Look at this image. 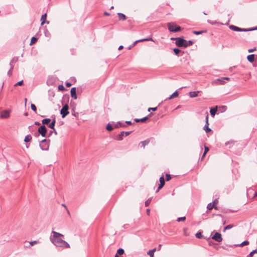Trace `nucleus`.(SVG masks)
<instances>
[{
  "mask_svg": "<svg viewBox=\"0 0 257 257\" xmlns=\"http://www.w3.org/2000/svg\"><path fill=\"white\" fill-rule=\"evenodd\" d=\"M52 233L53 235L50 236V240L56 246L64 248H70L69 244L61 238L64 236L63 234L55 231H53Z\"/></svg>",
  "mask_w": 257,
  "mask_h": 257,
  "instance_id": "f257e3e1",
  "label": "nucleus"
},
{
  "mask_svg": "<svg viewBox=\"0 0 257 257\" xmlns=\"http://www.w3.org/2000/svg\"><path fill=\"white\" fill-rule=\"evenodd\" d=\"M172 40H175V44L178 47H187L189 46H191L193 44V42L191 40H189L188 41L185 40L183 38L180 37L177 38H173L171 39Z\"/></svg>",
  "mask_w": 257,
  "mask_h": 257,
  "instance_id": "f03ea898",
  "label": "nucleus"
},
{
  "mask_svg": "<svg viewBox=\"0 0 257 257\" xmlns=\"http://www.w3.org/2000/svg\"><path fill=\"white\" fill-rule=\"evenodd\" d=\"M167 26L168 30L171 32H176L181 30V27L174 23H168Z\"/></svg>",
  "mask_w": 257,
  "mask_h": 257,
  "instance_id": "7ed1b4c3",
  "label": "nucleus"
},
{
  "mask_svg": "<svg viewBox=\"0 0 257 257\" xmlns=\"http://www.w3.org/2000/svg\"><path fill=\"white\" fill-rule=\"evenodd\" d=\"M49 140L44 139L40 142V147L43 151H47L49 148Z\"/></svg>",
  "mask_w": 257,
  "mask_h": 257,
  "instance_id": "20e7f679",
  "label": "nucleus"
},
{
  "mask_svg": "<svg viewBox=\"0 0 257 257\" xmlns=\"http://www.w3.org/2000/svg\"><path fill=\"white\" fill-rule=\"evenodd\" d=\"M229 28L231 30H232L234 31H239V32H247V31H249L257 30V28H252V29H247L240 28H239V27H236L234 25H230L229 26Z\"/></svg>",
  "mask_w": 257,
  "mask_h": 257,
  "instance_id": "39448f33",
  "label": "nucleus"
},
{
  "mask_svg": "<svg viewBox=\"0 0 257 257\" xmlns=\"http://www.w3.org/2000/svg\"><path fill=\"white\" fill-rule=\"evenodd\" d=\"M69 106L68 104L64 105L60 111V113L62 115V118H64L67 114H69Z\"/></svg>",
  "mask_w": 257,
  "mask_h": 257,
  "instance_id": "423d86ee",
  "label": "nucleus"
},
{
  "mask_svg": "<svg viewBox=\"0 0 257 257\" xmlns=\"http://www.w3.org/2000/svg\"><path fill=\"white\" fill-rule=\"evenodd\" d=\"M38 133L40 134L43 137H45L46 136L47 128L44 125H41L38 128Z\"/></svg>",
  "mask_w": 257,
  "mask_h": 257,
  "instance_id": "0eeeda50",
  "label": "nucleus"
},
{
  "mask_svg": "<svg viewBox=\"0 0 257 257\" xmlns=\"http://www.w3.org/2000/svg\"><path fill=\"white\" fill-rule=\"evenodd\" d=\"M131 132H121L120 133L116 136V140L118 141H121L123 139V136H127L131 134Z\"/></svg>",
  "mask_w": 257,
  "mask_h": 257,
  "instance_id": "6e6552de",
  "label": "nucleus"
},
{
  "mask_svg": "<svg viewBox=\"0 0 257 257\" xmlns=\"http://www.w3.org/2000/svg\"><path fill=\"white\" fill-rule=\"evenodd\" d=\"M212 238L218 242H220L222 240L221 235L218 232H216L212 237Z\"/></svg>",
  "mask_w": 257,
  "mask_h": 257,
  "instance_id": "1a4fd4ad",
  "label": "nucleus"
},
{
  "mask_svg": "<svg viewBox=\"0 0 257 257\" xmlns=\"http://www.w3.org/2000/svg\"><path fill=\"white\" fill-rule=\"evenodd\" d=\"M10 110H5L1 112V117L2 118H7L10 117Z\"/></svg>",
  "mask_w": 257,
  "mask_h": 257,
  "instance_id": "9d476101",
  "label": "nucleus"
},
{
  "mask_svg": "<svg viewBox=\"0 0 257 257\" xmlns=\"http://www.w3.org/2000/svg\"><path fill=\"white\" fill-rule=\"evenodd\" d=\"M224 83L225 81L223 80V77L216 79L212 82V83L213 85H222Z\"/></svg>",
  "mask_w": 257,
  "mask_h": 257,
  "instance_id": "9b49d317",
  "label": "nucleus"
},
{
  "mask_svg": "<svg viewBox=\"0 0 257 257\" xmlns=\"http://www.w3.org/2000/svg\"><path fill=\"white\" fill-rule=\"evenodd\" d=\"M159 181H160V184L156 191V192H158L159 191V190L161 189L164 186L165 183L164 178L163 176H161L160 178Z\"/></svg>",
  "mask_w": 257,
  "mask_h": 257,
  "instance_id": "f8f14e48",
  "label": "nucleus"
},
{
  "mask_svg": "<svg viewBox=\"0 0 257 257\" xmlns=\"http://www.w3.org/2000/svg\"><path fill=\"white\" fill-rule=\"evenodd\" d=\"M154 41V40H153V39L152 38L149 37V38H147L140 39V40H138L136 41L132 44V46H135L138 42H144V41Z\"/></svg>",
  "mask_w": 257,
  "mask_h": 257,
  "instance_id": "ddd939ff",
  "label": "nucleus"
},
{
  "mask_svg": "<svg viewBox=\"0 0 257 257\" xmlns=\"http://www.w3.org/2000/svg\"><path fill=\"white\" fill-rule=\"evenodd\" d=\"M71 93V97L74 98V99H76L77 97L76 95V88L75 87H72L70 91Z\"/></svg>",
  "mask_w": 257,
  "mask_h": 257,
  "instance_id": "4468645a",
  "label": "nucleus"
},
{
  "mask_svg": "<svg viewBox=\"0 0 257 257\" xmlns=\"http://www.w3.org/2000/svg\"><path fill=\"white\" fill-rule=\"evenodd\" d=\"M46 17H47V14H45L41 16V25H43L45 23H47V24H49V22L48 21L46 22Z\"/></svg>",
  "mask_w": 257,
  "mask_h": 257,
  "instance_id": "2eb2a0df",
  "label": "nucleus"
},
{
  "mask_svg": "<svg viewBox=\"0 0 257 257\" xmlns=\"http://www.w3.org/2000/svg\"><path fill=\"white\" fill-rule=\"evenodd\" d=\"M55 123H56V119H55V118H54L52 120V122L49 124V127L50 128L53 130L55 131V133L56 134H57V132L55 131V127H54Z\"/></svg>",
  "mask_w": 257,
  "mask_h": 257,
  "instance_id": "dca6fc26",
  "label": "nucleus"
},
{
  "mask_svg": "<svg viewBox=\"0 0 257 257\" xmlns=\"http://www.w3.org/2000/svg\"><path fill=\"white\" fill-rule=\"evenodd\" d=\"M199 92V91L190 92H189V96L191 98L196 97L198 96V94Z\"/></svg>",
  "mask_w": 257,
  "mask_h": 257,
  "instance_id": "f3484780",
  "label": "nucleus"
},
{
  "mask_svg": "<svg viewBox=\"0 0 257 257\" xmlns=\"http://www.w3.org/2000/svg\"><path fill=\"white\" fill-rule=\"evenodd\" d=\"M247 59L249 62H253L254 59V54H251L249 55L247 57Z\"/></svg>",
  "mask_w": 257,
  "mask_h": 257,
  "instance_id": "a211bd4d",
  "label": "nucleus"
},
{
  "mask_svg": "<svg viewBox=\"0 0 257 257\" xmlns=\"http://www.w3.org/2000/svg\"><path fill=\"white\" fill-rule=\"evenodd\" d=\"M213 208L216 210L217 209V207L216 206H215L214 204H212V203H210L208 204L207 208L208 210H210L212 209Z\"/></svg>",
  "mask_w": 257,
  "mask_h": 257,
  "instance_id": "6ab92c4d",
  "label": "nucleus"
},
{
  "mask_svg": "<svg viewBox=\"0 0 257 257\" xmlns=\"http://www.w3.org/2000/svg\"><path fill=\"white\" fill-rule=\"evenodd\" d=\"M150 139H147V140H146L144 141H142L141 142V143L142 144V147H143V148H145V146L148 145L149 143H150Z\"/></svg>",
  "mask_w": 257,
  "mask_h": 257,
  "instance_id": "aec40b11",
  "label": "nucleus"
},
{
  "mask_svg": "<svg viewBox=\"0 0 257 257\" xmlns=\"http://www.w3.org/2000/svg\"><path fill=\"white\" fill-rule=\"evenodd\" d=\"M117 15L120 20H125L126 19V17L123 14L118 13Z\"/></svg>",
  "mask_w": 257,
  "mask_h": 257,
  "instance_id": "412c9836",
  "label": "nucleus"
},
{
  "mask_svg": "<svg viewBox=\"0 0 257 257\" xmlns=\"http://www.w3.org/2000/svg\"><path fill=\"white\" fill-rule=\"evenodd\" d=\"M217 111V106L215 108H211L210 110V113L212 116H214Z\"/></svg>",
  "mask_w": 257,
  "mask_h": 257,
  "instance_id": "4be33fe9",
  "label": "nucleus"
},
{
  "mask_svg": "<svg viewBox=\"0 0 257 257\" xmlns=\"http://www.w3.org/2000/svg\"><path fill=\"white\" fill-rule=\"evenodd\" d=\"M209 123L205 124L204 126L203 129L206 132L208 133L211 131V130L209 127Z\"/></svg>",
  "mask_w": 257,
  "mask_h": 257,
  "instance_id": "5701e85b",
  "label": "nucleus"
},
{
  "mask_svg": "<svg viewBox=\"0 0 257 257\" xmlns=\"http://www.w3.org/2000/svg\"><path fill=\"white\" fill-rule=\"evenodd\" d=\"M50 121L51 119L50 118H45L42 120V122L43 124H48Z\"/></svg>",
  "mask_w": 257,
  "mask_h": 257,
  "instance_id": "b1692460",
  "label": "nucleus"
},
{
  "mask_svg": "<svg viewBox=\"0 0 257 257\" xmlns=\"http://www.w3.org/2000/svg\"><path fill=\"white\" fill-rule=\"evenodd\" d=\"M148 118V116H146L144 118H141V119H139V118H136L135 119V121L136 122H140V121H142V122H144L145 121V120H146Z\"/></svg>",
  "mask_w": 257,
  "mask_h": 257,
  "instance_id": "393cba45",
  "label": "nucleus"
},
{
  "mask_svg": "<svg viewBox=\"0 0 257 257\" xmlns=\"http://www.w3.org/2000/svg\"><path fill=\"white\" fill-rule=\"evenodd\" d=\"M32 137L31 135H27L25 137L24 141L26 143L30 142L32 140Z\"/></svg>",
  "mask_w": 257,
  "mask_h": 257,
  "instance_id": "a878e982",
  "label": "nucleus"
},
{
  "mask_svg": "<svg viewBox=\"0 0 257 257\" xmlns=\"http://www.w3.org/2000/svg\"><path fill=\"white\" fill-rule=\"evenodd\" d=\"M13 60H12V61L10 63V65H11V69H10V70L8 72V74L10 76H11L12 74V69H13V67H14V66H12V64H11V63L13 62Z\"/></svg>",
  "mask_w": 257,
  "mask_h": 257,
  "instance_id": "bb28decb",
  "label": "nucleus"
},
{
  "mask_svg": "<svg viewBox=\"0 0 257 257\" xmlns=\"http://www.w3.org/2000/svg\"><path fill=\"white\" fill-rule=\"evenodd\" d=\"M156 248H154L152 250H150L148 252V254L150 255V257H154V252L156 250Z\"/></svg>",
  "mask_w": 257,
  "mask_h": 257,
  "instance_id": "cd10ccee",
  "label": "nucleus"
},
{
  "mask_svg": "<svg viewBox=\"0 0 257 257\" xmlns=\"http://www.w3.org/2000/svg\"><path fill=\"white\" fill-rule=\"evenodd\" d=\"M124 253V250L123 248H120L117 250V253L116 254L122 255Z\"/></svg>",
  "mask_w": 257,
  "mask_h": 257,
  "instance_id": "c85d7f7f",
  "label": "nucleus"
},
{
  "mask_svg": "<svg viewBox=\"0 0 257 257\" xmlns=\"http://www.w3.org/2000/svg\"><path fill=\"white\" fill-rule=\"evenodd\" d=\"M119 126L125 127L126 125L125 124L122 123L120 122H117V123L115 125V127H118Z\"/></svg>",
  "mask_w": 257,
  "mask_h": 257,
  "instance_id": "c756f323",
  "label": "nucleus"
},
{
  "mask_svg": "<svg viewBox=\"0 0 257 257\" xmlns=\"http://www.w3.org/2000/svg\"><path fill=\"white\" fill-rule=\"evenodd\" d=\"M106 128L108 131H111L113 129L112 126L110 123L107 124Z\"/></svg>",
  "mask_w": 257,
  "mask_h": 257,
  "instance_id": "7c9ffc66",
  "label": "nucleus"
},
{
  "mask_svg": "<svg viewBox=\"0 0 257 257\" xmlns=\"http://www.w3.org/2000/svg\"><path fill=\"white\" fill-rule=\"evenodd\" d=\"M249 244V242L247 240H245L243 241L242 243H241L239 244H238L237 245H239L240 246H243L244 245H246Z\"/></svg>",
  "mask_w": 257,
  "mask_h": 257,
  "instance_id": "2f4dec72",
  "label": "nucleus"
},
{
  "mask_svg": "<svg viewBox=\"0 0 257 257\" xmlns=\"http://www.w3.org/2000/svg\"><path fill=\"white\" fill-rule=\"evenodd\" d=\"M254 253H257V249H255L253 250L252 251H251L249 253V254L247 255V257H252L253 256V254Z\"/></svg>",
  "mask_w": 257,
  "mask_h": 257,
  "instance_id": "473e14b6",
  "label": "nucleus"
},
{
  "mask_svg": "<svg viewBox=\"0 0 257 257\" xmlns=\"http://www.w3.org/2000/svg\"><path fill=\"white\" fill-rule=\"evenodd\" d=\"M209 151V148L207 147H205V148H204V153L202 155V158L205 156L206 153L208 152Z\"/></svg>",
  "mask_w": 257,
  "mask_h": 257,
  "instance_id": "72a5a7b5",
  "label": "nucleus"
},
{
  "mask_svg": "<svg viewBox=\"0 0 257 257\" xmlns=\"http://www.w3.org/2000/svg\"><path fill=\"white\" fill-rule=\"evenodd\" d=\"M31 109L36 113L37 107H36V105L33 103H31Z\"/></svg>",
  "mask_w": 257,
  "mask_h": 257,
  "instance_id": "f704fd0d",
  "label": "nucleus"
},
{
  "mask_svg": "<svg viewBox=\"0 0 257 257\" xmlns=\"http://www.w3.org/2000/svg\"><path fill=\"white\" fill-rule=\"evenodd\" d=\"M37 41V38H36L35 37H33L31 39L30 45H32L33 44L35 43Z\"/></svg>",
  "mask_w": 257,
  "mask_h": 257,
  "instance_id": "c9c22d12",
  "label": "nucleus"
},
{
  "mask_svg": "<svg viewBox=\"0 0 257 257\" xmlns=\"http://www.w3.org/2000/svg\"><path fill=\"white\" fill-rule=\"evenodd\" d=\"M233 227V225H232V224H229L227 226H226L224 228V231L226 230H227V229H230L231 228H232V227Z\"/></svg>",
  "mask_w": 257,
  "mask_h": 257,
  "instance_id": "e433bc0d",
  "label": "nucleus"
},
{
  "mask_svg": "<svg viewBox=\"0 0 257 257\" xmlns=\"http://www.w3.org/2000/svg\"><path fill=\"white\" fill-rule=\"evenodd\" d=\"M173 51L176 55L178 56L179 53L181 52V50L178 48H174Z\"/></svg>",
  "mask_w": 257,
  "mask_h": 257,
  "instance_id": "4c0bfd02",
  "label": "nucleus"
},
{
  "mask_svg": "<svg viewBox=\"0 0 257 257\" xmlns=\"http://www.w3.org/2000/svg\"><path fill=\"white\" fill-rule=\"evenodd\" d=\"M195 236L198 238H200L202 237V233L200 232H197L195 234Z\"/></svg>",
  "mask_w": 257,
  "mask_h": 257,
  "instance_id": "58836bf2",
  "label": "nucleus"
},
{
  "mask_svg": "<svg viewBox=\"0 0 257 257\" xmlns=\"http://www.w3.org/2000/svg\"><path fill=\"white\" fill-rule=\"evenodd\" d=\"M185 219H186L185 216L180 217L178 218L177 220V221L180 222V221H184L185 220Z\"/></svg>",
  "mask_w": 257,
  "mask_h": 257,
  "instance_id": "ea45409f",
  "label": "nucleus"
},
{
  "mask_svg": "<svg viewBox=\"0 0 257 257\" xmlns=\"http://www.w3.org/2000/svg\"><path fill=\"white\" fill-rule=\"evenodd\" d=\"M152 200V198H149L147 201H146L145 202V205L146 206H148L149 205L151 201Z\"/></svg>",
  "mask_w": 257,
  "mask_h": 257,
  "instance_id": "a19ab883",
  "label": "nucleus"
},
{
  "mask_svg": "<svg viewBox=\"0 0 257 257\" xmlns=\"http://www.w3.org/2000/svg\"><path fill=\"white\" fill-rule=\"evenodd\" d=\"M178 92L177 91H175L174 93H172V97H176L178 96Z\"/></svg>",
  "mask_w": 257,
  "mask_h": 257,
  "instance_id": "79ce46f5",
  "label": "nucleus"
},
{
  "mask_svg": "<svg viewBox=\"0 0 257 257\" xmlns=\"http://www.w3.org/2000/svg\"><path fill=\"white\" fill-rule=\"evenodd\" d=\"M171 179V175L170 174H167L166 175V180L167 181H169Z\"/></svg>",
  "mask_w": 257,
  "mask_h": 257,
  "instance_id": "37998d69",
  "label": "nucleus"
},
{
  "mask_svg": "<svg viewBox=\"0 0 257 257\" xmlns=\"http://www.w3.org/2000/svg\"><path fill=\"white\" fill-rule=\"evenodd\" d=\"M58 89L59 90H65V87H64V86L63 85H59L58 86Z\"/></svg>",
  "mask_w": 257,
  "mask_h": 257,
  "instance_id": "c03bdc74",
  "label": "nucleus"
},
{
  "mask_svg": "<svg viewBox=\"0 0 257 257\" xmlns=\"http://www.w3.org/2000/svg\"><path fill=\"white\" fill-rule=\"evenodd\" d=\"M203 32V31H194L193 32V34H194L195 35H199V34H202Z\"/></svg>",
  "mask_w": 257,
  "mask_h": 257,
  "instance_id": "a18cd8bd",
  "label": "nucleus"
},
{
  "mask_svg": "<svg viewBox=\"0 0 257 257\" xmlns=\"http://www.w3.org/2000/svg\"><path fill=\"white\" fill-rule=\"evenodd\" d=\"M23 83V80H21V81H20L19 82H18L17 83H16L15 84V86H18V85H22Z\"/></svg>",
  "mask_w": 257,
  "mask_h": 257,
  "instance_id": "49530a36",
  "label": "nucleus"
},
{
  "mask_svg": "<svg viewBox=\"0 0 257 257\" xmlns=\"http://www.w3.org/2000/svg\"><path fill=\"white\" fill-rule=\"evenodd\" d=\"M157 109V107H150L148 108V111H150L151 110H152L153 111H155Z\"/></svg>",
  "mask_w": 257,
  "mask_h": 257,
  "instance_id": "de8ad7c7",
  "label": "nucleus"
},
{
  "mask_svg": "<svg viewBox=\"0 0 257 257\" xmlns=\"http://www.w3.org/2000/svg\"><path fill=\"white\" fill-rule=\"evenodd\" d=\"M208 117H209V115H208V114L207 113L206 117H205V124H207V123H209L208 122Z\"/></svg>",
  "mask_w": 257,
  "mask_h": 257,
  "instance_id": "09e8293b",
  "label": "nucleus"
},
{
  "mask_svg": "<svg viewBox=\"0 0 257 257\" xmlns=\"http://www.w3.org/2000/svg\"><path fill=\"white\" fill-rule=\"evenodd\" d=\"M255 50H256V48L254 47V48H253V49H248V52L249 53H251V52H252L254 51Z\"/></svg>",
  "mask_w": 257,
  "mask_h": 257,
  "instance_id": "8fccbe9b",
  "label": "nucleus"
},
{
  "mask_svg": "<svg viewBox=\"0 0 257 257\" xmlns=\"http://www.w3.org/2000/svg\"><path fill=\"white\" fill-rule=\"evenodd\" d=\"M65 84L68 87H70L72 85L71 83L68 82H66Z\"/></svg>",
  "mask_w": 257,
  "mask_h": 257,
  "instance_id": "3c124183",
  "label": "nucleus"
},
{
  "mask_svg": "<svg viewBox=\"0 0 257 257\" xmlns=\"http://www.w3.org/2000/svg\"><path fill=\"white\" fill-rule=\"evenodd\" d=\"M37 242H38V241L35 240V241H31V242H30V244H31V245H33L34 244H35L37 243Z\"/></svg>",
  "mask_w": 257,
  "mask_h": 257,
  "instance_id": "603ef678",
  "label": "nucleus"
},
{
  "mask_svg": "<svg viewBox=\"0 0 257 257\" xmlns=\"http://www.w3.org/2000/svg\"><path fill=\"white\" fill-rule=\"evenodd\" d=\"M218 203V200L217 199H215V200H214L213 201V203L212 204H214L215 205V204H217Z\"/></svg>",
  "mask_w": 257,
  "mask_h": 257,
  "instance_id": "864d4df0",
  "label": "nucleus"
},
{
  "mask_svg": "<svg viewBox=\"0 0 257 257\" xmlns=\"http://www.w3.org/2000/svg\"><path fill=\"white\" fill-rule=\"evenodd\" d=\"M125 123L129 125H131L132 124V121H126Z\"/></svg>",
  "mask_w": 257,
  "mask_h": 257,
  "instance_id": "5fc2aeb1",
  "label": "nucleus"
},
{
  "mask_svg": "<svg viewBox=\"0 0 257 257\" xmlns=\"http://www.w3.org/2000/svg\"><path fill=\"white\" fill-rule=\"evenodd\" d=\"M234 142L233 141H229L228 142H226L225 143V145L227 146L228 144H230V143H233Z\"/></svg>",
  "mask_w": 257,
  "mask_h": 257,
  "instance_id": "6e6d98bb",
  "label": "nucleus"
},
{
  "mask_svg": "<svg viewBox=\"0 0 257 257\" xmlns=\"http://www.w3.org/2000/svg\"><path fill=\"white\" fill-rule=\"evenodd\" d=\"M223 80H229L230 79V78L229 77H223Z\"/></svg>",
  "mask_w": 257,
  "mask_h": 257,
  "instance_id": "4d7b16f0",
  "label": "nucleus"
},
{
  "mask_svg": "<svg viewBox=\"0 0 257 257\" xmlns=\"http://www.w3.org/2000/svg\"><path fill=\"white\" fill-rule=\"evenodd\" d=\"M35 124L36 125H40V123L38 121H35Z\"/></svg>",
  "mask_w": 257,
  "mask_h": 257,
  "instance_id": "13d9d810",
  "label": "nucleus"
},
{
  "mask_svg": "<svg viewBox=\"0 0 257 257\" xmlns=\"http://www.w3.org/2000/svg\"><path fill=\"white\" fill-rule=\"evenodd\" d=\"M173 98V97H172V95H171L168 98H166V100H168V99L169 100Z\"/></svg>",
  "mask_w": 257,
  "mask_h": 257,
  "instance_id": "bf43d9fd",
  "label": "nucleus"
},
{
  "mask_svg": "<svg viewBox=\"0 0 257 257\" xmlns=\"http://www.w3.org/2000/svg\"><path fill=\"white\" fill-rule=\"evenodd\" d=\"M123 48V46H122V45H121V46H120L118 47V50H121V49H122Z\"/></svg>",
  "mask_w": 257,
  "mask_h": 257,
  "instance_id": "052dcab7",
  "label": "nucleus"
},
{
  "mask_svg": "<svg viewBox=\"0 0 257 257\" xmlns=\"http://www.w3.org/2000/svg\"><path fill=\"white\" fill-rule=\"evenodd\" d=\"M208 23H210V24H215L216 23V22H210V21H209V20L208 21Z\"/></svg>",
  "mask_w": 257,
  "mask_h": 257,
  "instance_id": "680f3d73",
  "label": "nucleus"
},
{
  "mask_svg": "<svg viewBox=\"0 0 257 257\" xmlns=\"http://www.w3.org/2000/svg\"><path fill=\"white\" fill-rule=\"evenodd\" d=\"M104 15H105V16H109V13H107V12H105V13H104Z\"/></svg>",
  "mask_w": 257,
  "mask_h": 257,
  "instance_id": "e2e57ef3",
  "label": "nucleus"
},
{
  "mask_svg": "<svg viewBox=\"0 0 257 257\" xmlns=\"http://www.w3.org/2000/svg\"><path fill=\"white\" fill-rule=\"evenodd\" d=\"M256 196H257V192H255V193L254 194L253 197H255Z\"/></svg>",
  "mask_w": 257,
  "mask_h": 257,
  "instance_id": "0e129e2a",
  "label": "nucleus"
},
{
  "mask_svg": "<svg viewBox=\"0 0 257 257\" xmlns=\"http://www.w3.org/2000/svg\"><path fill=\"white\" fill-rule=\"evenodd\" d=\"M133 46H132V45L130 46L128 48V49H131L132 48V47H133Z\"/></svg>",
  "mask_w": 257,
  "mask_h": 257,
  "instance_id": "69168bd1",
  "label": "nucleus"
},
{
  "mask_svg": "<svg viewBox=\"0 0 257 257\" xmlns=\"http://www.w3.org/2000/svg\"><path fill=\"white\" fill-rule=\"evenodd\" d=\"M147 212L148 214H149V212H150V209H148L147 210Z\"/></svg>",
  "mask_w": 257,
  "mask_h": 257,
  "instance_id": "338daca9",
  "label": "nucleus"
},
{
  "mask_svg": "<svg viewBox=\"0 0 257 257\" xmlns=\"http://www.w3.org/2000/svg\"><path fill=\"white\" fill-rule=\"evenodd\" d=\"M161 246H162V245H161V244H160V245H159V247H159V249H160V248H161Z\"/></svg>",
  "mask_w": 257,
  "mask_h": 257,
  "instance_id": "774afa93",
  "label": "nucleus"
}]
</instances>
